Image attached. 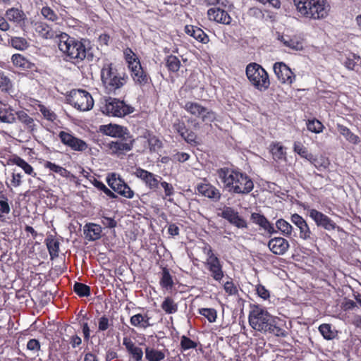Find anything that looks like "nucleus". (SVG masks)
<instances>
[{
	"mask_svg": "<svg viewBox=\"0 0 361 361\" xmlns=\"http://www.w3.org/2000/svg\"><path fill=\"white\" fill-rule=\"evenodd\" d=\"M250 326L262 333H269L278 337H286L285 324L279 318L271 316L264 308L253 305L249 313Z\"/></svg>",
	"mask_w": 361,
	"mask_h": 361,
	"instance_id": "1",
	"label": "nucleus"
},
{
	"mask_svg": "<svg viewBox=\"0 0 361 361\" xmlns=\"http://www.w3.org/2000/svg\"><path fill=\"white\" fill-rule=\"evenodd\" d=\"M216 175L224 185V188L231 193L247 195L254 188L252 178L238 169L221 168L217 169Z\"/></svg>",
	"mask_w": 361,
	"mask_h": 361,
	"instance_id": "2",
	"label": "nucleus"
},
{
	"mask_svg": "<svg viewBox=\"0 0 361 361\" xmlns=\"http://www.w3.org/2000/svg\"><path fill=\"white\" fill-rule=\"evenodd\" d=\"M58 47L68 61L77 64L84 60L93 61L94 55L85 40H77L63 33L58 40Z\"/></svg>",
	"mask_w": 361,
	"mask_h": 361,
	"instance_id": "3",
	"label": "nucleus"
},
{
	"mask_svg": "<svg viewBox=\"0 0 361 361\" xmlns=\"http://www.w3.org/2000/svg\"><path fill=\"white\" fill-rule=\"evenodd\" d=\"M297 10L306 18L323 19L328 16L329 6L326 0H294Z\"/></svg>",
	"mask_w": 361,
	"mask_h": 361,
	"instance_id": "4",
	"label": "nucleus"
},
{
	"mask_svg": "<svg viewBox=\"0 0 361 361\" xmlns=\"http://www.w3.org/2000/svg\"><path fill=\"white\" fill-rule=\"evenodd\" d=\"M101 78L105 89L111 93L122 87L126 83L127 78L112 63H105L101 70Z\"/></svg>",
	"mask_w": 361,
	"mask_h": 361,
	"instance_id": "5",
	"label": "nucleus"
},
{
	"mask_svg": "<svg viewBox=\"0 0 361 361\" xmlns=\"http://www.w3.org/2000/svg\"><path fill=\"white\" fill-rule=\"evenodd\" d=\"M246 75L251 84L260 91L267 90L270 85L268 73L256 63H251L247 66Z\"/></svg>",
	"mask_w": 361,
	"mask_h": 361,
	"instance_id": "6",
	"label": "nucleus"
},
{
	"mask_svg": "<svg viewBox=\"0 0 361 361\" xmlns=\"http://www.w3.org/2000/svg\"><path fill=\"white\" fill-rule=\"evenodd\" d=\"M102 112L110 116L122 117L134 111V108L116 98L104 99L100 106Z\"/></svg>",
	"mask_w": 361,
	"mask_h": 361,
	"instance_id": "7",
	"label": "nucleus"
},
{
	"mask_svg": "<svg viewBox=\"0 0 361 361\" xmlns=\"http://www.w3.org/2000/svg\"><path fill=\"white\" fill-rule=\"evenodd\" d=\"M68 99L72 106L82 111L92 109L94 105L92 95L83 90H74L71 91Z\"/></svg>",
	"mask_w": 361,
	"mask_h": 361,
	"instance_id": "8",
	"label": "nucleus"
},
{
	"mask_svg": "<svg viewBox=\"0 0 361 361\" xmlns=\"http://www.w3.org/2000/svg\"><path fill=\"white\" fill-rule=\"evenodd\" d=\"M106 182L109 187L121 196L132 199L134 197V192L128 184L115 173H110L106 177Z\"/></svg>",
	"mask_w": 361,
	"mask_h": 361,
	"instance_id": "9",
	"label": "nucleus"
},
{
	"mask_svg": "<svg viewBox=\"0 0 361 361\" xmlns=\"http://www.w3.org/2000/svg\"><path fill=\"white\" fill-rule=\"evenodd\" d=\"M183 108L191 115L201 118L203 122H212L216 119V114L214 111L197 102H187Z\"/></svg>",
	"mask_w": 361,
	"mask_h": 361,
	"instance_id": "10",
	"label": "nucleus"
},
{
	"mask_svg": "<svg viewBox=\"0 0 361 361\" xmlns=\"http://www.w3.org/2000/svg\"><path fill=\"white\" fill-rule=\"evenodd\" d=\"M310 217L315 222L318 227H322L326 231H332L337 229L342 231V228L336 225V224L327 215L315 209H307Z\"/></svg>",
	"mask_w": 361,
	"mask_h": 361,
	"instance_id": "11",
	"label": "nucleus"
},
{
	"mask_svg": "<svg viewBox=\"0 0 361 361\" xmlns=\"http://www.w3.org/2000/svg\"><path fill=\"white\" fill-rule=\"evenodd\" d=\"M133 146V140L127 136L116 138L107 144L109 149L112 154L120 156L126 152L130 151Z\"/></svg>",
	"mask_w": 361,
	"mask_h": 361,
	"instance_id": "12",
	"label": "nucleus"
},
{
	"mask_svg": "<svg viewBox=\"0 0 361 361\" xmlns=\"http://www.w3.org/2000/svg\"><path fill=\"white\" fill-rule=\"evenodd\" d=\"M275 75L282 84L290 85L295 80V75L283 62H276L273 67Z\"/></svg>",
	"mask_w": 361,
	"mask_h": 361,
	"instance_id": "13",
	"label": "nucleus"
},
{
	"mask_svg": "<svg viewBox=\"0 0 361 361\" xmlns=\"http://www.w3.org/2000/svg\"><path fill=\"white\" fill-rule=\"evenodd\" d=\"M61 142L74 151L82 152L87 149V144L72 134L61 131L59 135Z\"/></svg>",
	"mask_w": 361,
	"mask_h": 361,
	"instance_id": "14",
	"label": "nucleus"
},
{
	"mask_svg": "<svg viewBox=\"0 0 361 361\" xmlns=\"http://www.w3.org/2000/svg\"><path fill=\"white\" fill-rule=\"evenodd\" d=\"M220 216L226 219L231 224L238 228H247L246 221L239 215V213L233 208L226 207L222 210Z\"/></svg>",
	"mask_w": 361,
	"mask_h": 361,
	"instance_id": "15",
	"label": "nucleus"
},
{
	"mask_svg": "<svg viewBox=\"0 0 361 361\" xmlns=\"http://www.w3.org/2000/svg\"><path fill=\"white\" fill-rule=\"evenodd\" d=\"M268 247L274 255H283L289 249L290 244L282 237H275L269 241Z\"/></svg>",
	"mask_w": 361,
	"mask_h": 361,
	"instance_id": "16",
	"label": "nucleus"
},
{
	"mask_svg": "<svg viewBox=\"0 0 361 361\" xmlns=\"http://www.w3.org/2000/svg\"><path fill=\"white\" fill-rule=\"evenodd\" d=\"M207 15L210 20H214L219 23L228 25L231 21L229 14L220 8L214 7L209 8L207 11Z\"/></svg>",
	"mask_w": 361,
	"mask_h": 361,
	"instance_id": "17",
	"label": "nucleus"
},
{
	"mask_svg": "<svg viewBox=\"0 0 361 361\" xmlns=\"http://www.w3.org/2000/svg\"><path fill=\"white\" fill-rule=\"evenodd\" d=\"M197 190L202 195L214 201H219L221 196L219 190L208 183L198 184Z\"/></svg>",
	"mask_w": 361,
	"mask_h": 361,
	"instance_id": "18",
	"label": "nucleus"
},
{
	"mask_svg": "<svg viewBox=\"0 0 361 361\" xmlns=\"http://www.w3.org/2000/svg\"><path fill=\"white\" fill-rule=\"evenodd\" d=\"M35 32L42 37L45 39H60V35L62 32L54 30L52 27H49L46 23L39 22L35 24Z\"/></svg>",
	"mask_w": 361,
	"mask_h": 361,
	"instance_id": "19",
	"label": "nucleus"
},
{
	"mask_svg": "<svg viewBox=\"0 0 361 361\" xmlns=\"http://www.w3.org/2000/svg\"><path fill=\"white\" fill-rule=\"evenodd\" d=\"M205 267L211 273L212 277L217 281H220L224 277L222 264L219 259H212L205 262Z\"/></svg>",
	"mask_w": 361,
	"mask_h": 361,
	"instance_id": "20",
	"label": "nucleus"
},
{
	"mask_svg": "<svg viewBox=\"0 0 361 361\" xmlns=\"http://www.w3.org/2000/svg\"><path fill=\"white\" fill-rule=\"evenodd\" d=\"M278 39L282 42L285 47L292 50L300 51L303 49L302 39L296 36L279 35Z\"/></svg>",
	"mask_w": 361,
	"mask_h": 361,
	"instance_id": "21",
	"label": "nucleus"
},
{
	"mask_svg": "<svg viewBox=\"0 0 361 361\" xmlns=\"http://www.w3.org/2000/svg\"><path fill=\"white\" fill-rule=\"evenodd\" d=\"M102 227L99 225L89 223L84 226L85 238L90 241L98 240L101 238Z\"/></svg>",
	"mask_w": 361,
	"mask_h": 361,
	"instance_id": "22",
	"label": "nucleus"
},
{
	"mask_svg": "<svg viewBox=\"0 0 361 361\" xmlns=\"http://www.w3.org/2000/svg\"><path fill=\"white\" fill-rule=\"evenodd\" d=\"M269 151L276 162L286 161V148L280 142H272L269 146Z\"/></svg>",
	"mask_w": 361,
	"mask_h": 361,
	"instance_id": "23",
	"label": "nucleus"
},
{
	"mask_svg": "<svg viewBox=\"0 0 361 361\" xmlns=\"http://www.w3.org/2000/svg\"><path fill=\"white\" fill-rule=\"evenodd\" d=\"M251 219L255 224L260 226L270 234H273L277 232V231L275 230L273 224H271L264 216L260 214L252 213L251 214Z\"/></svg>",
	"mask_w": 361,
	"mask_h": 361,
	"instance_id": "24",
	"label": "nucleus"
},
{
	"mask_svg": "<svg viewBox=\"0 0 361 361\" xmlns=\"http://www.w3.org/2000/svg\"><path fill=\"white\" fill-rule=\"evenodd\" d=\"M16 117H17L18 120L24 125V127L26 130L28 132H33L36 130V123L33 118L30 116L25 111H18L16 112Z\"/></svg>",
	"mask_w": 361,
	"mask_h": 361,
	"instance_id": "25",
	"label": "nucleus"
},
{
	"mask_svg": "<svg viewBox=\"0 0 361 361\" xmlns=\"http://www.w3.org/2000/svg\"><path fill=\"white\" fill-rule=\"evenodd\" d=\"M123 344L125 345L127 351L135 361H140L143 356L142 350L136 346L135 343L128 338H124Z\"/></svg>",
	"mask_w": 361,
	"mask_h": 361,
	"instance_id": "26",
	"label": "nucleus"
},
{
	"mask_svg": "<svg viewBox=\"0 0 361 361\" xmlns=\"http://www.w3.org/2000/svg\"><path fill=\"white\" fill-rule=\"evenodd\" d=\"M104 128L106 135L114 137L115 138H120L128 135L127 129L118 125L109 124V126H104Z\"/></svg>",
	"mask_w": 361,
	"mask_h": 361,
	"instance_id": "27",
	"label": "nucleus"
},
{
	"mask_svg": "<svg viewBox=\"0 0 361 361\" xmlns=\"http://www.w3.org/2000/svg\"><path fill=\"white\" fill-rule=\"evenodd\" d=\"M6 17L8 20L21 25L26 19L25 13L18 8H11L6 11Z\"/></svg>",
	"mask_w": 361,
	"mask_h": 361,
	"instance_id": "28",
	"label": "nucleus"
},
{
	"mask_svg": "<svg viewBox=\"0 0 361 361\" xmlns=\"http://www.w3.org/2000/svg\"><path fill=\"white\" fill-rule=\"evenodd\" d=\"M16 121V111L11 106L4 105L0 107V122L13 123Z\"/></svg>",
	"mask_w": 361,
	"mask_h": 361,
	"instance_id": "29",
	"label": "nucleus"
},
{
	"mask_svg": "<svg viewBox=\"0 0 361 361\" xmlns=\"http://www.w3.org/2000/svg\"><path fill=\"white\" fill-rule=\"evenodd\" d=\"M150 317L147 314H137L130 317V324L135 327L147 329L152 326L149 323Z\"/></svg>",
	"mask_w": 361,
	"mask_h": 361,
	"instance_id": "30",
	"label": "nucleus"
},
{
	"mask_svg": "<svg viewBox=\"0 0 361 361\" xmlns=\"http://www.w3.org/2000/svg\"><path fill=\"white\" fill-rule=\"evenodd\" d=\"M11 61L14 66L19 67L23 70L32 69L34 64L30 62L23 55L20 54H13L11 57Z\"/></svg>",
	"mask_w": 361,
	"mask_h": 361,
	"instance_id": "31",
	"label": "nucleus"
},
{
	"mask_svg": "<svg viewBox=\"0 0 361 361\" xmlns=\"http://www.w3.org/2000/svg\"><path fill=\"white\" fill-rule=\"evenodd\" d=\"M337 129L338 132L350 143L357 145L360 143V139L353 133L350 131V130L341 124H337Z\"/></svg>",
	"mask_w": 361,
	"mask_h": 361,
	"instance_id": "32",
	"label": "nucleus"
},
{
	"mask_svg": "<svg viewBox=\"0 0 361 361\" xmlns=\"http://www.w3.org/2000/svg\"><path fill=\"white\" fill-rule=\"evenodd\" d=\"M145 352L148 361H162L166 357L164 351L153 348L147 347Z\"/></svg>",
	"mask_w": 361,
	"mask_h": 361,
	"instance_id": "33",
	"label": "nucleus"
},
{
	"mask_svg": "<svg viewBox=\"0 0 361 361\" xmlns=\"http://www.w3.org/2000/svg\"><path fill=\"white\" fill-rule=\"evenodd\" d=\"M309 161L319 171L326 170L330 165L329 159L322 155L319 157H316L312 154V159Z\"/></svg>",
	"mask_w": 361,
	"mask_h": 361,
	"instance_id": "34",
	"label": "nucleus"
},
{
	"mask_svg": "<svg viewBox=\"0 0 361 361\" xmlns=\"http://www.w3.org/2000/svg\"><path fill=\"white\" fill-rule=\"evenodd\" d=\"M131 75L135 82L140 86H144L149 82V77L142 68L140 70H135L134 73H131Z\"/></svg>",
	"mask_w": 361,
	"mask_h": 361,
	"instance_id": "35",
	"label": "nucleus"
},
{
	"mask_svg": "<svg viewBox=\"0 0 361 361\" xmlns=\"http://www.w3.org/2000/svg\"><path fill=\"white\" fill-rule=\"evenodd\" d=\"M13 164L20 167L25 173L31 175L33 177L36 176V173L34 172V169L31 165L26 162L24 159L20 157H15L11 159Z\"/></svg>",
	"mask_w": 361,
	"mask_h": 361,
	"instance_id": "36",
	"label": "nucleus"
},
{
	"mask_svg": "<svg viewBox=\"0 0 361 361\" xmlns=\"http://www.w3.org/2000/svg\"><path fill=\"white\" fill-rule=\"evenodd\" d=\"M161 309L166 314H172L178 311V305L171 297H166L161 305Z\"/></svg>",
	"mask_w": 361,
	"mask_h": 361,
	"instance_id": "37",
	"label": "nucleus"
},
{
	"mask_svg": "<svg viewBox=\"0 0 361 361\" xmlns=\"http://www.w3.org/2000/svg\"><path fill=\"white\" fill-rule=\"evenodd\" d=\"M46 244L51 258L58 257L59 252V243L53 236L46 239Z\"/></svg>",
	"mask_w": 361,
	"mask_h": 361,
	"instance_id": "38",
	"label": "nucleus"
},
{
	"mask_svg": "<svg viewBox=\"0 0 361 361\" xmlns=\"http://www.w3.org/2000/svg\"><path fill=\"white\" fill-rule=\"evenodd\" d=\"M44 167L64 178H68L70 174V172L65 168L49 161L44 163Z\"/></svg>",
	"mask_w": 361,
	"mask_h": 361,
	"instance_id": "39",
	"label": "nucleus"
},
{
	"mask_svg": "<svg viewBox=\"0 0 361 361\" xmlns=\"http://www.w3.org/2000/svg\"><path fill=\"white\" fill-rule=\"evenodd\" d=\"M276 226L278 231H281V233L285 236H290L292 234L293 226L286 220L283 219H280L276 221Z\"/></svg>",
	"mask_w": 361,
	"mask_h": 361,
	"instance_id": "40",
	"label": "nucleus"
},
{
	"mask_svg": "<svg viewBox=\"0 0 361 361\" xmlns=\"http://www.w3.org/2000/svg\"><path fill=\"white\" fill-rule=\"evenodd\" d=\"M166 66L169 71L177 72L180 67L179 59L173 55L167 56L165 59Z\"/></svg>",
	"mask_w": 361,
	"mask_h": 361,
	"instance_id": "41",
	"label": "nucleus"
},
{
	"mask_svg": "<svg viewBox=\"0 0 361 361\" xmlns=\"http://www.w3.org/2000/svg\"><path fill=\"white\" fill-rule=\"evenodd\" d=\"M43 116V117L49 121L54 122L57 119L56 114L48 106L44 104H38L37 109Z\"/></svg>",
	"mask_w": 361,
	"mask_h": 361,
	"instance_id": "42",
	"label": "nucleus"
},
{
	"mask_svg": "<svg viewBox=\"0 0 361 361\" xmlns=\"http://www.w3.org/2000/svg\"><path fill=\"white\" fill-rule=\"evenodd\" d=\"M293 151L308 161L312 159V154L310 153L307 149L300 142H294Z\"/></svg>",
	"mask_w": 361,
	"mask_h": 361,
	"instance_id": "43",
	"label": "nucleus"
},
{
	"mask_svg": "<svg viewBox=\"0 0 361 361\" xmlns=\"http://www.w3.org/2000/svg\"><path fill=\"white\" fill-rule=\"evenodd\" d=\"M4 200H0V221L1 222L6 221V216L11 212V207L8 202V199L4 195H2Z\"/></svg>",
	"mask_w": 361,
	"mask_h": 361,
	"instance_id": "44",
	"label": "nucleus"
},
{
	"mask_svg": "<svg viewBox=\"0 0 361 361\" xmlns=\"http://www.w3.org/2000/svg\"><path fill=\"white\" fill-rule=\"evenodd\" d=\"M73 290L80 297H88L90 295V286L82 283L75 282Z\"/></svg>",
	"mask_w": 361,
	"mask_h": 361,
	"instance_id": "45",
	"label": "nucleus"
},
{
	"mask_svg": "<svg viewBox=\"0 0 361 361\" xmlns=\"http://www.w3.org/2000/svg\"><path fill=\"white\" fill-rule=\"evenodd\" d=\"M160 285L166 289L171 288L173 285L172 277L167 269H164L162 271V276L160 280Z\"/></svg>",
	"mask_w": 361,
	"mask_h": 361,
	"instance_id": "46",
	"label": "nucleus"
},
{
	"mask_svg": "<svg viewBox=\"0 0 361 361\" xmlns=\"http://www.w3.org/2000/svg\"><path fill=\"white\" fill-rule=\"evenodd\" d=\"M11 46L18 50H25L28 47L27 41L23 37H14L11 39Z\"/></svg>",
	"mask_w": 361,
	"mask_h": 361,
	"instance_id": "47",
	"label": "nucleus"
},
{
	"mask_svg": "<svg viewBox=\"0 0 361 361\" xmlns=\"http://www.w3.org/2000/svg\"><path fill=\"white\" fill-rule=\"evenodd\" d=\"M113 326V321L104 314L98 319V331H104Z\"/></svg>",
	"mask_w": 361,
	"mask_h": 361,
	"instance_id": "48",
	"label": "nucleus"
},
{
	"mask_svg": "<svg viewBox=\"0 0 361 361\" xmlns=\"http://www.w3.org/2000/svg\"><path fill=\"white\" fill-rule=\"evenodd\" d=\"M199 313L205 317L209 322H214L217 317V312L214 308H202L199 310Z\"/></svg>",
	"mask_w": 361,
	"mask_h": 361,
	"instance_id": "49",
	"label": "nucleus"
},
{
	"mask_svg": "<svg viewBox=\"0 0 361 361\" xmlns=\"http://www.w3.org/2000/svg\"><path fill=\"white\" fill-rule=\"evenodd\" d=\"M319 331L325 339L331 340L334 338V332L331 330V325L329 324H321Z\"/></svg>",
	"mask_w": 361,
	"mask_h": 361,
	"instance_id": "50",
	"label": "nucleus"
},
{
	"mask_svg": "<svg viewBox=\"0 0 361 361\" xmlns=\"http://www.w3.org/2000/svg\"><path fill=\"white\" fill-rule=\"evenodd\" d=\"M307 127L310 131L315 133H319L322 131L324 126L319 121L313 119L307 121Z\"/></svg>",
	"mask_w": 361,
	"mask_h": 361,
	"instance_id": "51",
	"label": "nucleus"
},
{
	"mask_svg": "<svg viewBox=\"0 0 361 361\" xmlns=\"http://www.w3.org/2000/svg\"><path fill=\"white\" fill-rule=\"evenodd\" d=\"M180 347L183 350H188L190 349L196 348L197 344L196 342L192 341L190 338L186 336H182L180 337Z\"/></svg>",
	"mask_w": 361,
	"mask_h": 361,
	"instance_id": "52",
	"label": "nucleus"
},
{
	"mask_svg": "<svg viewBox=\"0 0 361 361\" xmlns=\"http://www.w3.org/2000/svg\"><path fill=\"white\" fill-rule=\"evenodd\" d=\"M11 80L4 73H0V89L2 91L8 92L12 89Z\"/></svg>",
	"mask_w": 361,
	"mask_h": 361,
	"instance_id": "53",
	"label": "nucleus"
},
{
	"mask_svg": "<svg viewBox=\"0 0 361 361\" xmlns=\"http://www.w3.org/2000/svg\"><path fill=\"white\" fill-rule=\"evenodd\" d=\"M161 179V177L155 176L154 174L151 173L145 184L151 190H155L159 188V184L160 183Z\"/></svg>",
	"mask_w": 361,
	"mask_h": 361,
	"instance_id": "54",
	"label": "nucleus"
},
{
	"mask_svg": "<svg viewBox=\"0 0 361 361\" xmlns=\"http://www.w3.org/2000/svg\"><path fill=\"white\" fill-rule=\"evenodd\" d=\"M93 185L97 189L103 191L110 198L114 199L117 197V195L109 189L102 182L95 179L93 182Z\"/></svg>",
	"mask_w": 361,
	"mask_h": 361,
	"instance_id": "55",
	"label": "nucleus"
},
{
	"mask_svg": "<svg viewBox=\"0 0 361 361\" xmlns=\"http://www.w3.org/2000/svg\"><path fill=\"white\" fill-rule=\"evenodd\" d=\"M150 151L157 152L162 147V142L155 136L150 137L148 140Z\"/></svg>",
	"mask_w": 361,
	"mask_h": 361,
	"instance_id": "56",
	"label": "nucleus"
},
{
	"mask_svg": "<svg viewBox=\"0 0 361 361\" xmlns=\"http://www.w3.org/2000/svg\"><path fill=\"white\" fill-rule=\"evenodd\" d=\"M41 13L42 16L49 20L55 21L58 19V16L55 12L48 6L43 7Z\"/></svg>",
	"mask_w": 361,
	"mask_h": 361,
	"instance_id": "57",
	"label": "nucleus"
},
{
	"mask_svg": "<svg viewBox=\"0 0 361 361\" xmlns=\"http://www.w3.org/2000/svg\"><path fill=\"white\" fill-rule=\"evenodd\" d=\"M195 30L196 31L193 35L194 39L204 44H206L209 42L208 36L204 33V32L202 29L197 27V29Z\"/></svg>",
	"mask_w": 361,
	"mask_h": 361,
	"instance_id": "58",
	"label": "nucleus"
},
{
	"mask_svg": "<svg viewBox=\"0 0 361 361\" xmlns=\"http://www.w3.org/2000/svg\"><path fill=\"white\" fill-rule=\"evenodd\" d=\"M303 225L304 226H301L300 228H298L300 230V238L303 240H310L312 238V232L307 222Z\"/></svg>",
	"mask_w": 361,
	"mask_h": 361,
	"instance_id": "59",
	"label": "nucleus"
},
{
	"mask_svg": "<svg viewBox=\"0 0 361 361\" xmlns=\"http://www.w3.org/2000/svg\"><path fill=\"white\" fill-rule=\"evenodd\" d=\"M355 60L358 61L359 57H356L355 55H353L352 58L348 57L344 61V66L348 70L354 71L356 69V67L357 66V61H355Z\"/></svg>",
	"mask_w": 361,
	"mask_h": 361,
	"instance_id": "60",
	"label": "nucleus"
},
{
	"mask_svg": "<svg viewBox=\"0 0 361 361\" xmlns=\"http://www.w3.org/2000/svg\"><path fill=\"white\" fill-rule=\"evenodd\" d=\"M27 350L36 353L40 350V343L38 340L32 338L27 343Z\"/></svg>",
	"mask_w": 361,
	"mask_h": 361,
	"instance_id": "61",
	"label": "nucleus"
},
{
	"mask_svg": "<svg viewBox=\"0 0 361 361\" xmlns=\"http://www.w3.org/2000/svg\"><path fill=\"white\" fill-rule=\"evenodd\" d=\"M290 220L298 228H300L301 226L306 223V221L299 214H293L290 216Z\"/></svg>",
	"mask_w": 361,
	"mask_h": 361,
	"instance_id": "62",
	"label": "nucleus"
},
{
	"mask_svg": "<svg viewBox=\"0 0 361 361\" xmlns=\"http://www.w3.org/2000/svg\"><path fill=\"white\" fill-rule=\"evenodd\" d=\"M256 291L257 295L263 298L264 300L268 299L269 298V292L265 287L261 284L257 285L256 287Z\"/></svg>",
	"mask_w": 361,
	"mask_h": 361,
	"instance_id": "63",
	"label": "nucleus"
},
{
	"mask_svg": "<svg viewBox=\"0 0 361 361\" xmlns=\"http://www.w3.org/2000/svg\"><path fill=\"white\" fill-rule=\"evenodd\" d=\"M225 291L229 295H235L238 293V289L236 286L231 281H227L224 286Z\"/></svg>",
	"mask_w": 361,
	"mask_h": 361,
	"instance_id": "64",
	"label": "nucleus"
}]
</instances>
